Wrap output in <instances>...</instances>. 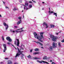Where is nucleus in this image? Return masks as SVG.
<instances>
[{"instance_id": "nucleus-1", "label": "nucleus", "mask_w": 64, "mask_h": 64, "mask_svg": "<svg viewBox=\"0 0 64 64\" xmlns=\"http://www.w3.org/2000/svg\"><path fill=\"white\" fill-rule=\"evenodd\" d=\"M18 52L17 53L16 56H15V57H17V56H19V55H20V54H21V58L22 59H23V56H24V55H23V54H22L20 53H22V52L20 51V50H19V48H18Z\"/></svg>"}, {"instance_id": "nucleus-2", "label": "nucleus", "mask_w": 64, "mask_h": 64, "mask_svg": "<svg viewBox=\"0 0 64 64\" xmlns=\"http://www.w3.org/2000/svg\"><path fill=\"white\" fill-rule=\"evenodd\" d=\"M34 37H35V38H37V39H38V40H41V39H42L41 36H38L37 35V34H36V33H34Z\"/></svg>"}, {"instance_id": "nucleus-3", "label": "nucleus", "mask_w": 64, "mask_h": 64, "mask_svg": "<svg viewBox=\"0 0 64 64\" xmlns=\"http://www.w3.org/2000/svg\"><path fill=\"white\" fill-rule=\"evenodd\" d=\"M17 43V44H16L17 46H19V40H16L15 42V43L14 44L15 45H16V44Z\"/></svg>"}, {"instance_id": "nucleus-4", "label": "nucleus", "mask_w": 64, "mask_h": 64, "mask_svg": "<svg viewBox=\"0 0 64 64\" xmlns=\"http://www.w3.org/2000/svg\"><path fill=\"white\" fill-rule=\"evenodd\" d=\"M43 25L44 27L45 26V25L46 26V28H48V24H47L45 22H44L43 24Z\"/></svg>"}, {"instance_id": "nucleus-5", "label": "nucleus", "mask_w": 64, "mask_h": 64, "mask_svg": "<svg viewBox=\"0 0 64 64\" xmlns=\"http://www.w3.org/2000/svg\"><path fill=\"white\" fill-rule=\"evenodd\" d=\"M57 44L55 43V42H53L52 44L53 47L54 48H56L57 46Z\"/></svg>"}, {"instance_id": "nucleus-6", "label": "nucleus", "mask_w": 64, "mask_h": 64, "mask_svg": "<svg viewBox=\"0 0 64 64\" xmlns=\"http://www.w3.org/2000/svg\"><path fill=\"white\" fill-rule=\"evenodd\" d=\"M3 46L4 47V52H5V51H6L7 50V48H6V45L5 44H4Z\"/></svg>"}, {"instance_id": "nucleus-7", "label": "nucleus", "mask_w": 64, "mask_h": 64, "mask_svg": "<svg viewBox=\"0 0 64 64\" xmlns=\"http://www.w3.org/2000/svg\"><path fill=\"white\" fill-rule=\"evenodd\" d=\"M3 24L4 26H6V29H7L8 28V27H9L8 25V24H6L5 22Z\"/></svg>"}, {"instance_id": "nucleus-8", "label": "nucleus", "mask_w": 64, "mask_h": 64, "mask_svg": "<svg viewBox=\"0 0 64 64\" xmlns=\"http://www.w3.org/2000/svg\"><path fill=\"white\" fill-rule=\"evenodd\" d=\"M58 38V37H57L54 36L52 38V40H56V39Z\"/></svg>"}, {"instance_id": "nucleus-9", "label": "nucleus", "mask_w": 64, "mask_h": 64, "mask_svg": "<svg viewBox=\"0 0 64 64\" xmlns=\"http://www.w3.org/2000/svg\"><path fill=\"white\" fill-rule=\"evenodd\" d=\"M36 42V43H37V44H40V45H41V46H43V44H42V43L40 42Z\"/></svg>"}, {"instance_id": "nucleus-10", "label": "nucleus", "mask_w": 64, "mask_h": 64, "mask_svg": "<svg viewBox=\"0 0 64 64\" xmlns=\"http://www.w3.org/2000/svg\"><path fill=\"white\" fill-rule=\"evenodd\" d=\"M6 39L8 40H12L11 39V38H10L9 36L6 37Z\"/></svg>"}, {"instance_id": "nucleus-11", "label": "nucleus", "mask_w": 64, "mask_h": 64, "mask_svg": "<svg viewBox=\"0 0 64 64\" xmlns=\"http://www.w3.org/2000/svg\"><path fill=\"white\" fill-rule=\"evenodd\" d=\"M51 13H54V14H53L54 15H55L56 16V17H57V13H55L53 12V11L51 12Z\"/></svg>"}, {"instance_id": "nucleus-12", "label": "nucleus", "mask_w": 64, "mask_h": 64, "mask_svg": "<svg viewBox=\"0 0 64 64\" xmlns=\"http://www.w3.org/2000/svg\"><path fill=\"white\" fill-rule=\"evenodd\" d=\"M40 35L42 37H43V33L44 32H40Z\"/></svg>"}, {"instance_id": "nucleus-13", "label": "nucleus", "mask_w": 64, "mask_h": 64, "mask_svg": "<svg viewBox=\"0 0 64 64\" xmlns=\"http://www.w3.org/2000/svg\"><path fill=\"white\" fill-rule=\"evenodd\" d=\"M53 48L52 47V46H50V48L49 49V50L50 51H51V50H52V49H53Z\"/></svg>"}, {"instance_id": "nucleus-14", "label": "nucleus", "mask_w": 64, "mask_h": 64, "mask_svg": "<svg viewBox=\"0 0 64 64\" xmlns=\"http://www.w3.org/2000/svg\"><path fill=\"white\" fill-rule=\"evenodd\" d=\"M54 36L53 35H52V34H50V38H52V39L53 38Z\"/></svg>"}, {"instance_id": "nucleus-15", "label": "nucleus", "mask_w": 64, "mask_h": 64, "mask_svg": "<svg viewBox=\"0 0 64 64\" xmlns=\"http://www.w3.org/2000/svg\"><path fill=\"white\" fill-rule=\"evenodd\" d=\"M21 23V20H20V21L18 22L17 23V25H19Z\"/></svg>"}, {"instance_id": "nucleus-16", "label": "nucleus", "mask_w": 64, "mask_h": 64, "mask_svg": "<svg viewBox=\"0 0 64 64\" xmlns=\"http://www.w3.org/2000/svg\"><path fill=\"white\" fill-rule=\"evenodd\" d=\"M58 45L59 47H61V43H60V42H58Z\"/></svg>"}, {"instance_id": "nucleus-17", "label": "nucleus", "mask_w": 64, "mask_h": 64, "mask_svg": "<svg viewBox=\"0 0 64 64\" xmlns=\"http://www.w3.org/2000/svg\"><path fill=\"white\" fill-rule=\"evenodd\" d=\"M18 29L16 30V32H22V31H24V30H22L20 31H18Z\"/></svg>"}, {"instance_id": "nucleus-18", "label": "nucleus", "mask_w": 64, "mask_h": 64, "mask_svg": "<svg viewBox=\"0 0 64 64\" xmlns=\"http://www.w3.org/2000/svg\"><path fill=\"white\" fill-rule=\"evenodd\" d=\"M8 64H12V62L10 60H9L8 61Z\"/></svg>"}, {"instance_id": "nucleus-19", "label": "nucleus", "mask_w": 64, "mask_h": 64, "mask_svg": "<svg viewBox=\"0 0 64 64\" xmlns=\"http://www.w3.org/2000/svg\"><path fill=\"white\" fill-rule=\"evenodd\" d=\"M47 59V57L46 56H45L43 58V59H44V60H46Z\"/></svg>"}, {"instance_id": "nucleus-20", "label": "nucleus", "mask_w": 64, "mask_h": 64, "mask_svg": "<svg viewBox=\"0 0 64 64\" xmlns=\"http://www.w3.org/2000/svg\"><path fill=\"white\" fill-rule=\"evenodd\" d=\"M25 5H26V6H28V3L27 2H26L25 3Z\"/></svg>"}, {"instance_id": "nucleus-21", "label": "nucleus", "mask_w": 64, "mask_h": 64, "mask_svg": "<svg viewBox=\"0 0 64 64\" xmlns=\"http://www.w3.org/2000/svg\"><path fill=\"white\" fill-rule=\"evenodd\" d=\"M41 58H34L35 59H40Z\"/></svg>"}, {"instance_id": "nucleus-22", "label": "nucleus", "mask_w": 64, "mask_h": 64, "mask_svg": "<svg viewBox=\"0 0 64 64\" xmlns=\"http://www.w3.org/2000/svg\"><path fill=\"white\" fill-rule=\"evenodd\" d=\"M55 26H54V25H50V27L51 28H53V27H54Z\"/></svg>"}, {"instance_id": "nucleus-23", "label": "nucleus", "mask_w": 64, "mask_h": 64, "mask_svg": "<svg viewBox=\"0 0 64 64\" xmlns=\"http://www.w3.org/2000/svg\"><path fill=\"white\" fill-rule=\"evenodd\" d=\"M37 54H39V52H34V55H36Z\"/></svg>"}, {"instance_id": "nucleus-24", "label": "nucleus", "mask_w": 64, "mask_h": 64, "mask_svg": "<svg viewBox=\"0 0 64 64\" xmlns=\"http://www.w3.org/2000/svg\"><path fill=\"white\" fill-rule=\"evenodd\" d=\"M25 7H24V9H28V8H27V6H24Z\"/></svg>"}, {"instance_id": "nucleus-25", "label": "nucleus", "mask_w": 64, "mask_h": 64, "mask_svg": "<svg viewBox=\"0 0 64 64\" xmlns=\"http://www.w3.org/2000/svg\"><path fill=\"white\" fill-rule=\"evenodd\" d=\"M34 51H39V49L38 48H36L34 49Z\"/></svg>"}, {"instance_id": "nucleus-26", "label": "nucleus", "mask_w": 64, "mask_h": 64, "mask_svg": "<svg viewBox=\"0 0 64 64\" xmlns=\"http://www.w3.org/2000/svg\"><path fill=\"white\" fill-rule=\"evenodd\" d=\"M28 58H30V59H31V56L30 55H29L28 56Z\"/></svg>"}, {"instance_id": "nucleus-27", "label": "nucleus", "mask_w": 64, "mask_h": 64, "mask_svg": "<svg viewBox=\"0 0 64 64\" xmlns=\"http://www.w3.org/2000/svg\"><path fill=\"white\" fill-rule=\"evenodd\" d=\"M29 8H32V5L31 4H30L29 6Z\"/></svg>"}, {"instance_id": "nucleus-28", "label": "nucleus", "mask_w": 64, "mask_h": 64, "mask_svg": "<svg viewBox=\"0 0 64 64\" xmlns=\"http://www.w3.org/2000/svg\"><path fill=\"white\" fill-rule=\"evenodd\" d=\"M42 62H43L44 63H46L47 64H48V63L47 62L44 61H42Z\"/></svg>"}, {"instance_id": "nucleus-29", "label": "nucleus", "mask_w": 64, "mask_h": 64, "mask_svg": "<svg viewBox=\"0 0 64 64\" xmlns=\"http://www.w3.org/2000/svg\"><path fill=\"white\" fill-rule=\"evenodd\" d=\"M37 62H39V63H42V62H40V61H39V60H37Z\"/></svg>"}, {"instance_id": "nucleus-30", "label": "nucleus", "mask_w": 64, "mask_h": 64, "mask_svg": "<svg viewBox=\"0 0 64 64\" xmlns=\"http://www.w3.org/2000/svg\"><path fill=\"white\" fill-rule=\"evenodd\" d=\"M2 40H4V36H2Z\"/></svg>"}, {"instance_id": "nucleus-31", "label": "nucleus", "mask_w": 64, "mask_h": 64, "mask_svg": "<svg viewBox=\"0 0 64 64\" xmlns=\"http://www.w3.org/2000/svg\"><path fill=\"white\" fill-rule=\"evenodd\" d=\"M21 16H20L19 17H18V19H19L20 20H21Z\"/></svg>"}, {"instance_id": "nucleus-32", "label": "nucleus", "mask_w": 64, "mask_h": 64, "mask_svg": "<svg viewBox=\"0 0 64 64\" xmlns=\"http://www.w3.org/2000/svg\"><path fill=\"white\" fill-rule=\"evenodd\" d=\"M24 28V27H22V28H20V29H18V30H22V29H23V28Z\"/></svg>"}, {"instance_id": "nucleus-33", "label": "nucleus", "mask_w": 64, "mask_h": 64, "mask_svg": "<svg viewBox=\"0 0 64 64\" xmlns=\"http://www.w3.org/2000/svg\"><path fill=\"white\" fill-rule=\"evenodd\" d=\"M17 10L16 9V8H14V9H13V10H14V11H15V10Z\"/></svg>"}, {"instance_id": "nucleus-34", "label": "nucleus", "mask_w": 64, "mask_h": 64, "mask_svg": "<svg viewBox=\"0 0 64 64\" xmlns=\"http://www.w3.org/2000/svg\"><path fill=\"white\" fill-rule=\"evenodd\" d=\"M49 10L50 11L48 12L49 13H51V12H50V8H49Z\"/></svg>"}, {"instance_id": "nucleus-35", "label": "nucleus", "mask_w": 64, "mask_h": 64, "mask_svg": "<svg viewBox=\"0 0 64 64\" xmlns=\"http://www.w3.org/2000/svg\"><path fill=\"white\" fill-rule=\"evenodd\" d=\"M22 0H20V3H22Z\"/></svg>"}, {"instance_id": "nucleus-36", "label": "nucleus", "mask_w": 64, "mask_h": 64, "mask_svg": "<svg viewBox=\"0 0 64 64\" xmlns=\"http://www.w3.org/2000/svg\"><path fill=\"white\" fill-rule=\"evenodd\" d=\"M6 9L7 8H8V9H9V8H8V7H7V6H6Z\"/></svg>"}, {"instance_id": "nucleus-37", "label": "nucleus", "mask_w": 64, "mask_h": 64, "mask_svg": "<svg viewBox=\"0 0 64 64\" xmlns=\"http://www.w3.org/2000/svg\"><path fill=\"white\" fill-rule=\"evenodd\" d=\"M29 3H32V2L31 1H30L29 2Z\"/></svg>"}, {"instance_id": "nucleus-38", "label": "nucleus", "mask_w": 64, "mask_h": 64, "mask_svg": "<svg viewBox=\"0 0 64 64\" xmlns=\"http://www.w3.org/2000/svg\"><path fill=\"white\" fill-rule=\"evenodd\" d=\"M52 64H55V63H54V62H52Z\"/></svg>"}, {"instance_id": "nucleus-39", "label": "nucleus", "mask_w": 64, "mask_h": 64, "mask_svg": "<svg viewBox=\"0 0 64 64\" xmlns=\"http://www.w3.org/2000/svg\"><path fill=\"white\" fill-rule=\"evenodd\" d=\"M13 30H10V31L11 32H12V31H13Z\"/></svg>"}, {"instance_id": "nucleus-40", "label": "nucleus", "mask_w": 64, "mask_h": 64, "mask_svg": "<svg viewBox=\"0 0 64 64\" xmlns=\"http://www.w3.org/2000/svg\"><path fill=\"white\" fill-rule=\"evenodd\" d=\"M7 44L8 45H10V43H9V42H8Z\"/></svg>"}, {"instance_id": "nucleus-41", "label": "nucleus", "mask_w": 64, "mask_h": 64, "mask_svg": "<svg viewBox=\"0 0 64 64\" xmlns=\"http://www.w3.org/2000/svg\"><path fill=\"white\" fill-rule=\"evenodd\" d=\"M14 64H18V63L17 62H15Z\"/></svg>"}, {"instance_id": "nucleus-42", "label": "nucleus", "mask_w": 64, "mask_h": 64, "mask_svg": "<svg viewBox=\"0 0 64 64\" xmlns=\"http://www.w3.org/2000/svg\"><path fill=\"white\" fill-rule=\"evenodd\" d=\"M62 42H64V40H62L61 41Z\"/></svg>"}, {"instance_id": "nucleus-43", "label": "nucleus", "mask_w": 64, "mask_h": 64, "mask_svg": "<svg viewBox=\"0 0 64 64\" xmlns=\"http://www.w3.org/2000/svg\"><path fill=\"white\" fill-rule=\"evenodd\" d=\"M14 28H18V26H14Z\"/></svg>"}, {"instance_id": "nucleus-44", "label": "nucleus", "mask_w": 64, "mask_h": 64, "mask_svg": "<svg viewBox=\"0 0 64 64\" xmlns=\"http://www.w3.org/2000/svg\"><path fill=\"white\" fill-rule=\"evenodd\" d=\"M15 31L14 30H13L12 32H13V33H15Z\"/></svg>"}, {"instance_id": "nucleus-45", "label": "nucleus", "mask_w": 64, "mask_h": 64, "mask_svg": "<svg viewBox=\"0 0 64 64\" xmlns=\"http://www.w3.org/2000/svg\"><path fill=\"white\" fill-rule=\"evenodd\" d=\"M8 59V58H5V59Z\"/></svg>"}, {"instance_id": "nucleus-46", "label": "nucleus", "mask_w": 64, "mask_h": 64, "mask_svg": "<svg viewBox=\"0 0 64 64\" xmlns=\"http://www.w3.org/2000/svg\"><path fill=\"white\" fill-rule=\"evenodd\" d=\"M32 50H30V52H32Z\"/></svg>"}, {"instance_id": "nucleus-47", "label": "nucleus", "mask_w": 64, "mask_h": 64, "mask_svg": "<svg viewBox=\"0 0 64 64\" xmlns=\"http://www.w3.org/2000/svg\"><path fill=\"white\" fill-rule=\"evenodd\" d=\"M8 41H9V42H12V40H9Z\"/></svg>"}, {"instance_id": "nucleus-48", "label": "nucleus", "mask_w": 64, "mask_h": 64, "mask_svg": "<svg viewBox=\"0 0 64 64\" xmlns=\"http://www.w3.org/2000/svg\"><path fill=\"white\" fill-rule=\"evenodd\" d=\"M41 48H42V49H44V48L43 47H41Z\"/></svg>"}, {"instance_id": "nucleus-49", "label": "nucleus", "mask_w": 64, "mask_h": 64, "mask_svg": "<svg viewBox=\"0 0 64 64\" xmlns=\"http://www.w3.org/2000/svg\"><path fill=\"white\" fill-rule=\"evenodd\" d=\"M56 35H58V33H56Z\"/></svg>"}, {"instance_id": "nucleus-50", "label": "nucleus", "mask_w": 64, "mask_h": 64, "mask_svg": "<svg viewBox=\"0 0 64 64\" xmlns=\"http://www.w3.org/2000/svg\"><path fill=\"white\" fill-rule=\"evenodd\" d=\"M0 17H2V16H1V14H0Z\"/></svg>"}, {"instance_id": "nucleus-51", "label": "nucleus", "mask_w": 64, "mask_h": 64, "mask_svg": "<svg viewBox=\"0 0 64 64\" xmlns=\"http://www.w3.org/2000/svg\"><path fill=\"white\" fill-rule=\"evenodd\" d=\"M44 8H42V10H44Z\"/></svg>"}, {"instance_id": "nucleus-52", "label": "nucleus", "mask_w": 64, "mask_h": 64, "mask_svg": "<svg viewBox=\"0 0 64 64\" xmlns=\"http://www.w3.org/2000/svg\"><path fill=\"white\" fill-rule=\"evenodd\" d=\"M2 2H3V3H4V4H5V2H4L3 1H2Z\"/></svg>"}, {"instance_id": "nucleus-53", "label": "nucleus", "mask_w": 64, "mask_h": 64, "mask_svg": "<svg viewBox=\"0 0 64 64\" xmlns=\"http://www.w3.org/2000/svg\"><path fill=\"white\" fill-rule=\"evenodd\" d=\"M33 2H34V3H36V2H35V1H34Z\"/></svg>"}, {"instance_id": "nucleus-54", "label": "nucleus", "mask_w": 64, "mask_h": 64, "mask_svg": "<svg viewBox=\"0 0 64 64\" xmlns=\"http://www.w3.org/2000/svg\"><path fill=\"white\" fill-rule=\"evenodd\" d=\"M42 3H43L44 4V2H42Z\"/></svg>"}, {"instance_id": "nucleus-55", "label": "nucleus", "mask_w": 64, "mask_h": 64, "mask_svg": "<svg viewBox=\"0 0 64 64\" xmlns=\"http://www.w3.org/2000/svg\"><path fill=\"white\" fill-rule=\"evenodd\" d=\"M41 42H43V40H40Z\"/></svg>"}, {"instance_id": "nucleus-56", "label": "nucleus", "mask_w": 64, "mask_h": 64, "mask_svg": "<svg viewBox=\"0 0 64 64\" xmlns=\"http://www.w3.org/2000/svg\"><path fill=\"white\" fill-rule=\"evenodd\" d=\"M3 62H1V64H2V63H3Z\"/></svg>"}, {"instance_id": "nucleus-57", "label": "nucleus", "mask_w": 64, "mask_h": 64, "mask_svg": "<svg viewBox=\"0 0 64 64\" xmlns=\"http://www.w3.org/2000/svg\"><path fill=\"white\" fill-rule=\"evenodd\" d=\"M53 41H56V40H53Z\"/></svg>"}, {"instance_id": "nucleus-58", "label": "nucleus", "mask_w": 64, "mask_h": 64, "mask_svg": "<svg viewBox=\"0 0 64 64\" xmlns=\"http://www.w3.org/2000/svg\"><path fill=\"white\" fill-rule=\"evenodd\" d=\"M50 62H52V60H51L50 61Z\"/></svg>"}, {"instance_id": "nucleus-59", "label": "nucleus", "mask_w": 64, "mask_h": 64, "mask_svg": "<svg viewBox=\"0 0 64 64\" xmlns=\"http://www.w3.org/2000/svg\"><path fill=\"white\" fill-rule=\"evenodd\" d=\"M12 46H13V47H14V45H12Z\"/></svg>"}, {"instance_id": "nucleus-60", "label": "nucleus", "mask_w": 64, "mask_h": 64, "mask_svg": "<svg viewBox=\"0 0 64 64\" xmlns=\"http://www.w3.org/2000/svg\"><path fill=\"white\" fill-rule=\"evenodd\" d=\"M21 8H22V6H21Z\"/></svg>"}, {"instance_id": "nucleus-61", "label": "nucleus", "mask_w": 64, "mask_h": 64, "mask_svg": "<svg viewBox=\"0 0 64 64\" xmlns=\"http://www.w3.org/2000/svg\"><path fill=\"white\" fill-rule=\"evenodd\" d=\"M23 18H24V16H23Z\"/></svg>"}, {"instance_id": "nucleus-62", "label": "nucleus", "mask_w": 64, "mask_h": 64, "mask_svg": "<svg viewBox=\"0 0 64 64\" xmlns=\"http://www.w3.org/2000/svg\"><path fill=\"white\" fill-rule=\"evenodd\" d=\"M32 1L33 2V1H34L33 0H32Z\"/></svg>"}, {"instance_id": "nucleus-63", "label": "nucleus", "mask_w": 64, "mask_h": 64, "mask_svg": "<svg viewBox=\"0 0 64 64\" xmlns=\"http://www.w3.org/2000/svg\"><path fill=\"white\" fill-rule=\"evenodd\" d=\"M23 12V10H22V12Z\"/></svg>"}, {"instance_id": "nucleus-64", "label": "nucleus", "mask_w": 64, "mask_h": 64, "mask_svg": "<svg viewBox=\"0 0 64 64\" xmlns=\"http://www.w3.org/2000/svg\"><path fill=\"white\" fill-rule=\"evenodd\" d=\"M17 40H18V39H17Z\"/></svg>"}]
</instances>
